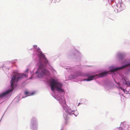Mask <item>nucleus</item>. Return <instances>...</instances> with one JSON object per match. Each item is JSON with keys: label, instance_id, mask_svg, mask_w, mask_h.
Wrapping results in <instances>:
<instances>
[{"label": "nucleus", "instance_id": "1", "mask_svg": "<svg viewBox=\"0 0 130 130\" xmlns=\"http://www.w3.org/2000/svg\"><path fill=\"white\" fill-rule=\"evenodd\" d=\"M50 84L51 89L52 91H53L55 90V88L57 91H62L61 88V87L62 86V84L56 80L55 79H53L51 80Z\"/></svg>", "mask_w": 130, "mask_h": 130}, {"label": "nucleus", "instance_id": "2", "mask_svg": "<svg viewBox=\"0 0 130 130\" xmlns=\"http://www.w3.org/2000/svg\"><path fill=\"white\" fill-rule=\"evenodd\" d=\"M27 76L26 75L24 74H17L13 76L10 81L11 87L12 88L13 87L14 83L17 82L18 80L21 78L24 77H27Z\"/></svg>", "mask_w": 130, "mask_h": 130}, {"label": "nucleus", "instance_id": "3", "mask_svg": "<svg viewBox=\"0 0 130 130\" xmlns=\"http://www.w3.org/2000/svg\"><path fill=\"white\" fill-rule=\"evenodd\" d=\"M38 73V75H40L39 77L42 76L45 74H48L49 73V71L47 70H46L42 67L41 64L39 66V69L37 71L36 74Z\"/></svg>", "mask_w": 130, "mask_h": 130}, {"label": "nucleus", "instance_id": "4", "mask_svg": "<svg viewBox=\"0 0 130 130\" xmlns=\"http://www.w3.org/2000/svg\"><path fill=\"white\" fill-rule=\"evenodd\" d=\"M108 73V72L106 71L99 74L98 75H96L94 76H89L86 80L87 81H89L93 80L95 77H103L107 75Z\"/></svg>", "mask_w": 130, "mask_h": 130}, {"label": "nucleus", "instance_id": "5", "mask_svg": "<svg viewBox=\"0 0 130 130\" xmlns=\"http://www.w3.org/2000/svg\"><path fill=\"white\" fill-rule=\"evenodd\" d=\"M68 112H67L65 114V115H64V117L66 120V123L67 124V120H68L69 118V117L68 116V115H72L73 114H74V111H71L70 110H69L68 111Z\"/></svg>", "mask_w": 130, "mask_h": 130}, {"label": "nucleus", "instance_id": "6", "mask_svg": "<svg viewBox=\"0 0 130 130\" xmlns=\"http://www.w3.org/2000/svg\"><path fill=\"white\" fill-rule=\"evenodd\" d=\"M130 65V63L127 64L125 65H123L122 66L120 67H118V68H113L112 69H111L110 70V72H113L115 71H117L118 70H120L121 69H122L125 67L128 66Z\"/></svg>", "mask_w": 130, "mask_h": 130}, {"label": "nucleus", "instance_id": "7", "mask_svg": "<svg viewBox=\"0 0 130 130\" xmlns=\"http://www.w3.org/2000/svg\"><path fill=\"white\" fill-rule=\"evenodd\" d=\"M14 87L12 88L11 87V89L8 90L5 92H3L1 94H0V97L3 98L6 96L10 92L12 91Z\"/></svg>", "mask_w": 130, "mask_h": 130}, {"label": "nucleus", "instance_id": "8", "mask_svg": "<svg viewBox=\"0 0 130 130\" xmlns=\"http://www.w3.org/2000/svg\"><path fill=\"white\" fill-rule=\"evenodd\" d=\"M24 93L25 95H26V97L32 95V92H30L28 91H25L24 92Z\"/></svg>", "mask_w": 130, "mask_h": 130}, {"label": "nucleus", "instance_id": "9", "mask_svg": "<svg viewBox=\"0 0 130 130\" xmlns=\"http://www.w3.org/2000/svg\"><path fill=\"white\" fill-rule=\"evenodd\" d=\"M39 56L40 57H42L44 59H45L46 60V58L45 57V55L42 52L40 53Z\"/></svg>", "mask_w": 130, "mask_h": 130}, {"label": "nucleus", "instance_id": "10", "mask_svg": "<svg viewBox=\"0 0 130 130\" xmlns=\"http://www.w3.org/2000/svg\"><path fill=\"white\" fill-rule=\"evenodd\" d=\"M124 80L125 82V84L130 86V81L127 80L125 79Z\"/></svg>", "mask_w": 130, "mask_h": 130}, {"label": "nucleus", "instance_id": "11", "mask_svg": "<svg viewBox=\"0 0 130 130\" xmlns=\"http://www.w3.org/2000/svg\"><path fill=\"white\" fill-rule=\"evenodd\" d=\"M34 47L37 51H38L39 50V48L38 47H37V45H34Z\"/></svg>", "mask_w": 130, "mask_h": 130}, {"label": "nucleus", "instance_id": "12", "mask_svg": "<svg viewBox=\"0 0 130 130\" xmlns=\"http://www.w3.org/2000/svg\"><path fill=\"white\" fill-rule=\"evenodd\" d=\"M124 57V56L122 55H121L120 56L119 58L120 59H122V58H123Z\"/></svg>", "mask_w": 130, "mask_h": 130}, {"label": "nucleus", "instance_id": "13", "mask_svg": "<svg viewBox=\"0 0 130 130\" xmlns=\"http://www.w3.org/2000/svg\"><path fill=\"white\" fill-rule=\"evenodd\" d=\"M45 60V62L46 63H47L48 62V61L46 59V60L45 59H44Z\"/></svg>", "mask_w": 130, "mask_h": 130}, {"label": "nucleus", "instance_id": "14", "mask_svg": "<svg viewBox=\"0 0 130 130\" xmlns=\"http://www.w3.org/2000/svg\"><path fill=\"white\" fill-rule=\"evenodd\" d=\"M120 9L121 10H123V9L121 8V5L120 4Z\"/></svg>", "mask_w": 130, "mask_h": 130}, {"label": "nucleus", "instance_id": "15", "mask_svg": "<svg viewBox=\"0 0 130 130\" xmlns=\"http://www.w3.org/2000/svg\"><path fill=\"white\" fill-rule=\"evenodd\" d=\"M116 82V83L117 84H118V83H117V82Z\"/></svg>", "mask_w": 130, "mask_h": 130}, {"label": "nucleus", "instance_id": "16", "mask_svg": "<svg viewBox=\"0 0 130 130\" xmlns=\"http://www.w3.org/2000/svg\"><path fill=\"white\" fill-rule=\"evenodd\" d=\"M33 94H34V93L33 92Z\"/></svg>", "mask_w": 130, "mask_h": 130}]
</instances>
